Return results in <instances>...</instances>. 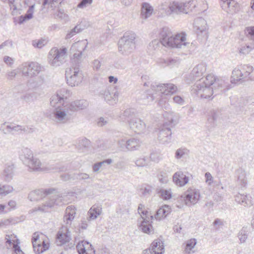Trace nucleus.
Masks as SVG:
<instances>
[{
	"label": "nucleus",
	"instance_id": "1",
	"mask_svg": "<svg viewBox=\"0 0 254 254\" xmlns=\"http://www.w3.org/2000/svg\"><path fill=\"white\" fill-rule=\"evenodd\" d=\"M70 96V92L65 88L58 90L56 94L50 98L51 105L55 108L53 112L54 121L58 124H64L69 121L72 114L65 101Z\"/></svg>",
	"mask_w": 254,
	"mask_h": 254
},
{
	"label": "nucleus",
	"instance_id": "2",
	"mask_svg": "<svg viewBox=\"0 0 254 254\" xmlns=\"http://www.w3.org/2000/svg\"><path fill=\"white\" fill-rule=\"evenodd\" d=\"M56 190L54 189L43 190H37L31 191L28 195V199L31 201H38L42 199L46 195L52 194L49 197V200L46 201L40 206L35 207L33 210L35 211H41L47 212L48 209L53 207L55 205H60L62 202L61 197L58 194L54 193Z\"/></svg>",
	"mask_w": 254,
	"mask_h": 254
},
{
	"label": "nucleus",
	"instance_id": "3",
	"mask_svg": "<svg viewBox=\"0 0 254 254\" xmlns=\"http://www.w3.org/2000/svg\"><path fill=\"white\" fill-rule=\"evenodd\" d=\"M186 34L182 32L173 34L171 29L167 27L160 29L159 38L162 45L168 48H182L189 43L186 42Z\"/></svg>",
	"mask_w": 254,
	"mask_h": 254
},
{
	"label": "nucleus",
	"instance_id": "4",
	"mask_svg": "<svg viewBox=\"0 0 254 254\" xmlns=\"http://www.w3.org/2000/svg\"><path fill=\"white\" fill-rule=\"evenodd\" d=\"M165 122L163 123L158 134V139L162 144H168L171 140V129L176 123L174 120V113L165 112L163 114Z\"/></svg>",
	"mask_w": 254,
	"mask_h": 254
},
{
	"label": "nucleus",
	"instance_id": "5",
	"mask_svg": "<svg viewBox=\"0 0 254 254\" xmlns=\"http://www.w3.org/2000/svg\"><path fill=\"white\" fill-rule=\"evenodd\" d=\"M135 34L132 32H126L118 42L119 51L122 54L128 55L135 49Z\"/></svg>",
	"mask_w": 254,
	"mask_h": 254
},
{
	"label": "nucleus",
	"instance_id": "6",
	"mask_svg": "<svg viewBox=\"0 0 254 254\" xmlns=\"http://www.w3.org/2000/svg\"><path fill=\"white\" fill-rule=\"evenodd\" d=\"M218 88L205 86L202 83L201 80H199L192 86L191 93L201 98H210L214 93L217 92Z\"/></svg>",
	"mask_w": 254,
	"mask_h": 254
},
{
	"label": "nucleus",
	"instance_id": "7",
	"mask_svg": "<svg viewBox=\"0 0 254 254\" xmlns=\"http://www.w3.org/2000/svg\"><path fill=\"white\" fill-rule=\"evenodd\" d=\"M32 243L33 250L37 254L43 253L50 248L48 239L44 235H40L37 232L33 234Z\"/></svg>",
	"mask_w": 254,
	"mask_h": 254
},
{
	"label": "nucleus",
	"instance_id": "8",
	"mask_svg": "<svg viewBox=\"0 0 254 254\" xmlns=\"http://www.w3.org/2000/svg\"><path fill=\"white\" fill-rule=\"evenodd\" d=\"M78 66L72 67L65 71L66 82L71 87L78 86L82 81L83 74Z\"/></svg>",
	"mask_w": 254,
	"mask_h": 254
},
{
	"label": "nucleus",
	"instance_id": "9",
	"mask_svg": "<svg viewBox=\"0 0 254 254\" xmlns=\"http://www.w3.org/2000/svg\"><path fill=\"white\" fill-rule=\"evenodd\" d=\"M252 66L247 64L240 65L232 71V78L234 81H238L243 79L252 80L251 73L253 71Z\"/></svg>",
	"mask_w": 254,
	"mask_h": 254
},
{
	"label": "nucleus",
	"instance_id": "10",
	"mask_svg": "<svg viewBox=\"0 0 254 254\" xmlns=\"http://www.w3.org/2000/svg\"><path fill=\"white\" fill-rule=\"evenodd\" d=\"M67 49L65 48L58 49L53 48L50 51L48 59L50 64L54 66L60 65L66 56Z\"/></svg>",
	"mask_w": 254,
	"mask_h": 254
},
{
	"label": "nucleus",
	"instance_id": "11",
	"mask_svg": "<svg viewBox=\"0 0 254 254\" xmlns=\"http://www.w3.org/2000/svg\"><path fill=\"white\" fill-rule=\"evenodd\" d=\"M151 88L156 93L166 95L175 94L178 90L177 86L172 83H155L151 85Z\"/></svg>",
	"mask_w": 254,
	"mask_h": 254
},
{
	"label": "nucleus",
	"instance_id": "12",
	"mask_svg": "<svg viewBox=\"0 0 254 254\" xmlns=\"http://www.w3.org/2000/svg\"><path fill=\"white\" fill-rule=\"evenodd\" d=\"M0 129L5 134H15L20 133L22 131L27 132L28 127L20 125H15L13 123L7 124L6 123H4L1 125Z\"/></svg>",
	"mask_w": 254,
	"mask_h": 254
},
{
	"label": "nucleus",
	"instance_id": "13",
	"mask_svg": "<svg viewBox=\"0 0 254 254\" xmlns=\"http://www.w3.org/2000/svg\"><path fill=\"white\" fill-rule=\"evenodd\" d=\"M200 192L198 190L190 188L185 194L186 204L187 205L195 204L200 198Z\"/></svg>",
	"mask_w": 254,
	"mask_h": 254
},
{
	"label": "nucleus",
	"instance_id": "14",
	"mask_svg": "<svg viewBox=\"0 0 254 254\" xmlns=\"http://www.w3.org/2000/svg\"><path fill=\"white\" fill-rule=\"evenodd\" d=\"M200 80L204 85L209 87L212 86V87L217 88L218 89L222 88L224 83L223 80L216 78L212 74H208L205 79H201Z\"/></svg>",
	"mask_w": 254,
	"mask_h": 254
},
{
	"label": "nucleus",
	"instance_id": "15",
	"mask_svg": "<svg viewBox=\"0 0 254 254\" xmlns=\"http://www.w3.org/2000/svg\"><path fill=\"white\" fill-rule=\"evenodd\" d=\"M78 254H95V250L92 245L86 241H81L76 245Z\"/></svg>",
	"mask_w": 254,
	"mask_h": 254
},
{
	"label": "nucleus",
	"instance_id": "16",
	"mask_svg": "<svg viewBox=\"0 0 254 254\" xmlns=\"http://www.w3.org/2000/svg\"><path fill=\"white\" fill-rule=\"evenodd\" d=\"M222 9L227 13L233 14L239 10V4L234 0H221Z\"/></svg>",
	"mask_w": 254,
	"mask_h": 254
},
{
	"label": "nucleus",
	"instance_id": "17",
	"mask_svg": "<svg viewBox=\"0 0 254 254\" xmlns=\"http://www.w3.org/2000/svg\"><path fill=\"white\" fill-rule=\"evenodd\" d=\"M130 128L137 133H144L146 130V125L141 120L138 118H133L129 121Z\"/></svg>",
	"mask_w": 254,
	"mask_h": 254
},
{
	"label": "nucleus",
	"instance_id": "18",
	"mask_svg": "<svg viewBox=\"0 0 254 254\" xmlns=\"http://www.w3.org/2000/svg\"><path fill=\"white\" fill-rule=\"evenodd\" d=\"M67 105L73 114L75 112L86 108L88 106L89 103L87 100H78L71 102Z\"/></svg>",
	"mask_w": 254,
	"mask_h": 254
},
{
	"label": "nucleus",
	"instance_id": "19",
	"mask_svg": "<svg viewBox=\"0 0 254 254\" xmlns=\"http://www.w3.org/2000/svg\"><path fill=\"white\" fill-rule=\"evenodd\" d=\"M86 41H83L75 43L72 45L71 50L72 51L75 50L77 48H81V49L78 51V53L73 54V62L79 64V61H80V58L82 56V52L86 47Z\"/></svg>",
	"mask_w": 254,
	"mask_h": 254
},
{
	"label": "nucleus",
	"instance_id": "20",
	"mask_svg": "<svg viewBox=\"0 0 254 254\" xmlns=\"http://www.w3.org/2000/svg\"><path fill=\"white\" fill-rule=\"evenodd\" d=\"M173 180L177 186L183 187L189 182V179L182 171H179L174 174Z\"/></svg>",
	"mask_w": 254,
	"mask_h": 254
},
{
	"label": "nucleus",
	"instance_id": "21",
	"mask_svg": "<svg viewBox=\"0 0 254 254\" xmlns=\"http://www.w3.org/2000/svg\"><path fill=\"white\" fill-rule=\"evenodd\" d=\"M206 70V64L204 63H200L196 65L192 70L190 76L193 80L196 79L202 76Z\"/></svg>",
	"mask_w": 254,
	"mask_h": 254
},
{
	"label": "nucleus",
	"instance_id": "22",
	"mask_svg": "<svg viewBox=\"0 0 254 254\" xmlns=\"http://www.w3.org/2000/svg\"><path fill=\"white\" fill-rule=\"evenodd\" d=\"M76 214V208L73 205H70L66 207L65 214L64 217V222L66 224H71V221L74 219Z\"/></svg>",
	"mask_w": 254,
	"mask_h": 254
},
{
	"label": "nucleus",
	"instance_id": "23",
	"mask_svg": "<svg viewBox=\"0 0 254 254\" xmlns=\"http://www.w3.org/2000/svg\"><path fill=\"white\" fill-rule=\"evenodd\" d=\"M33 157V153L31 150L26 147L21 149L19 154V158L24 164L29 162Z\"/></svg>",
	"mask_w": 254,
	"mask_h": 254
},
{
	"label": "nucleus",
	"instance_id": "24",
	"mask_svg": "<svg viewBox=\"0 0 254 254\" xmlns=\"http://www.w3.org/2000/svg\"><path fill=\"white\" fill-rule=\"evenodd\" d=\"M25 165L29 169L33 171H42L43 167L41 161L38 158L34 157Z\"/></svg>",
	"mask_w": 254,
	"mask_h": 254
},
{
	"label": "nucleus",
	"instance_id": "25",
	"mask_svg": "<svg viewBox=\"0 0 254 254\" xmlns=\"http://www.w3.org/2000/svg\"><path fill=\"white\" fill-rule=\"evenodd\" d=\"M235 175L238 182L241 186L245 187L247 184V174L245 170L242 168H240L236 171Z\"/></svg>",
	"mask_w": 254,
	"mask_h": 254
},
{
	"label": "nucleus",
	"instance_id": "26",
	"mask_svg": "<svg viewBox=\"0 0 254 254\" xmlns=\"http://www.w3.org/2000/svg\"><path fill=\"white\" fill-rule=\"evenodd\" d=\"M150 248L153 254H163L164 252L163 244L160 240H154Z\"/></svg>",
	"mask_w": 254,
	"mask_h": 254
},
{
	"label": "nucleus",
	"instance_id": "27",
	"mask_svg": "<svg viewBox=\"0 0 254 254\" xmlns=\"http://www.w3.org/2000/svg\"><path fill=\"white\" fill-rule=\"evenodd\" d=\"M8 1L12 15L20 13V11L22 10L21 0H8Z\"/></svg>",
	"mask_w": 254,
	"mask_h": 254
},
{
	"label": "nucleus",
	"instance_id": "28",
	"mask_svg": "<svg viewBox=\"0 0 254 254\" xmlns=\"http://www.w3.org/2000/svg\"><path fill=\"white\" fill-rule=\"evenodd\" d=\"M251 198V197L248 195L240 193L237 194L235 197V201L244 206H250L252 205Z\"/></svg>",
	"mask_w": 254,
	"mask_h": 254
},
{
	"label": "nucleus",
	"instance_id": "29",
	"mask_svg": "<svg viewBox=\"0 0 254 254\" xmlns=\"http://www.w3.org/2000/svg\"><path fill=\"white\" fill-rule=\"evenodd\" d=\"M142 221L139 225V229L142 232L148 234L153 233V229L152 226L149 223V220H147L143 217H141Z\"/></svg>",
	"mask_w": 254,
	"mask_h": 254
},
{
	"label": "nucleus",
	"instance_id": "30",
	"mask_svg": "<svg viewBox=\"0 0 254 254\" xmlns=\"http://www.w3.org/2000/svg\"><path fill=\"white\" fill-rule=\"evenodd\" d=\"M171 212V208L168 205H165L156 211L154 217L156 220H161L165 218Z\"/></svg>",
	"mask_w": 254,
	"mask_h": 254
},
{
	"label": "nucleus",
	"instance_id": "31",
	"mask_svg": "<svg viewBox=\"0 0 254 254\" xmlns=\"http://www.w3.org/2000/svg\"><path fill=\"white\" fill-rule=\"evenodd\" d=\"M71 238L68 232L63 233L59 231L57 234V243L58 245L62 246L70 240Z\"/></svg>",
	"mask_w": 254,
	"mask_h": 254
},
{
	"label": "nucleus",
	"instance_id": "32",
	"mask_svg": "<svg viewBox=\"0 0 254 254\" xmlns=\"http://www.w3.org/2000/svg\"><path fill=\"white\" fill-rule=\"evenodd\" d=\"M105 100L110 104L116 103L118 101V93L117 92L111 93L108 90H105L103 93Z\"/></svg>",
	"mask_w": 254,
	"mask_h": 254
},
{
	"label": "nucleus",
	"instance_id": "33",
	"mask_svg": "<svg viewBox=\"0 0 254 254\" xmlns=\"http://www.w3.org/2000/svg\"><path fill=\"white\" fill-rule=\"evenodd\" d=\"M153 11V9L151 6L148 3H143L142 4L141 15L143 19H147L150 17Z\"/></svg>",
	"mask_w": 254,
	"mask_h": 254
},
{
	"label": "nucleus",
	"instance_id": "34",
	"mask_svg": "<svg viewBox=\"0 0 254 254\" xmlns=\"http://www.w3.org/2000/svg\"><path fill=\"white\" fill-rule=\"evenodd\" d=\"M14 165L12 164H6L3 172V176L6 181H10L13 175Z\"/></svg>",
	"mask_w": 254,
	"mask_h": 254
},
{
	"label": "nucleus",
	"instance_id": "35",
	"mask_svg": "<svg viewBox=\"0 0 254 254\" xmlns=\"http://www.w3.org/2000/svg\"><path fill=\"white\" fill-rule=\"evenodd\" d=\"M153 100L154 97L153 95L149 93L148 91H144L138 96V100L142 104H147Z\"/></svg>",
	"mask_w": 254,
	"mask_h": 254
},
{
	"label": "nucleus",
	"instance_id": "36",
	"mask_svg": "<svg viewBox=\"0 0 254 254\" xmlns=\"http://www.w3.org/2000/svg\"><path fill=\"white\" fill-rule=\"evenodd\" d=\"M136 111L134 109H126L123 113L121 117L122 120L124 121H127L128 123L130 120L135 118Z\"/></svg>",
	"mask_w": 254,
	"mask_h": 254
},
{
	"label": "nucleus",
	"instance_id": "37",
	"mask_svg": "<svg viewBox=\"0 0 254 254\" xmlns=\"http://www.w3.org/2000/svg\"><path fill=\"white\" fill-rule=\"evenodd\" d=\"M127 150L133 151L137 150L140 146V141L138 139L134 138H130L127 140Z\"/></svg>",
	"mask_w": 254,
	"mask_h": 254
},
{
	"label": "nucleus",
	"instance_id": "38",
	"mask_svg": "<svg viewBox=\"0 0 254 254\" xmlns=\"http://www.w3.org/2000/svg\"><path fill=\"white\" fill-rule=\"evenodd\" d=\"M101 212V208L93 206L88 212L87 219L90 221L95 219L100 214Z\"/></svg>",
	"mask_w": 254,
	"mask_h": 254
},
{
	"label": "nucleus",
	"instance_id": "39",
	"mask_svg": "<svg viewBox=\"0 0 254 254\" xmlns=\"http://www.w3.org/2000/svg\"><path fill=\"white\" fill-rule=\"evenodd\" d=\"M196 244V240L195 239H191L188 240L185 248V253L186 254H192L194 253L193 249Z\"/></svg>",
	"mask_w": 254,
	"mask_h": 254
},
{
	"label": "nucleus",
	"instance_id": "40",
	"mask_svg": "<svg viewBox=\"0 0 254 254\" xmlns=\"http://www.w3.org/2000/svg\"><path fill=\"white\" fill-rule=\"evenodd\" d=\"M29 67L31 68L30 72L32 73L29 76L30 77L38 75L42 69V67L40 65L36 62H30Z\"/></svg>",
	"mask_w": 254,
	"mask_h": 254
},
{
	"label": "nucleus",
	"instance_id": "41",
	"mask_svg": "<svg viewBox=\"0 0 254 254\" xmlns=\"http://www.w3.org/2000/svg\"><path fill=\"white\" fill-rule=\"evenodd\" d=\"M34 5L30 6L27 13L24 15H21L19 18V23L22 24L26 20L31 19L33 17Z\"/></svg>",
	"mask_w": 254,
	"mask_h": 254
},
{
	"label": "nucleus",
	"instance_id": "42",
	"mask_svg": "<svg viewBox=\"0 0 254 254\" xmlns=\"http://www.w3.org/2000/svg\"><path fill=\"white\" fill-rule=\"evenodd\" d=\"M66 170V168L64 167H59L56 164L49 165L47 166L43 167V171H51V172H63Z\"/></svg>",
	"mask_w": 254,
	"mask_h": 254
},
{
	"label": "nucleus",
	"instance_id": "43",
	"mask_svg": "<svg viewBox=\"0 0 254 254\" xmlns=\"http://www.w3.org/2000/svg\"><path fill=\"white\" fill-rule=\"evenodd\" d=\"M30 62H25L19 66V69L24 76L29 77L32 73L30 72L31 68L29 67Z\"/></svg>",
	"mask_w": 254,
	"mask_h": 254
},
{
	"label": "nucleus",
	"instance_id": "44",
	"mask_svg": "<svg viewBox=\"0 0 254 254\" xmlns=\"http://www.w3.org/2000/svg\"><path fill=\"white\" fill-rule=\"evenodd\" d=\"M169 9L171 12L178 13L179 12H183L184 8L182 3L174 2L169 6Z\"/></svg>",
	"mask_w": 254,
	"mask_h": 254
},
{
	"label": "nucleus",
	"instance_id": "45",
	"mask_svg": "<svg viewBox=\"0 0 254 254\" xmlns=\"http://www.w3.org/2000/svg\"><path fill=\"white\" fill-rule=\"evenodd\" d=\"M181 61L178 57H170L164 60V63L170 67L178 66L180 64Z\"/></svg>",
	"mask_w": 254,
	"mask_h": 254
},
{
	"label": "nucleus",
	"instance_id": "46",
	"mask_svg": "<svg viewBox=\"0 0 254 254\" xmlns=\"http://www.w3.org/2000/svg\"><path fill=\"white\" fill-rule=\"evenodd\" d=\"M157 193L164 200H168L172 197V192L170 189L165 190L161 189L158 190Z\"/></svg>",
	"mask_w": 254,
	"mask_h": 254
},
{
	"label": "nucleus",
	"instance_id": "47",
	"mask_svg": "<svg viewBox=\"0 0 254 254\" xmlns=\"http://www.w3.org/2000/svg\"><path fill=\"white\" fill-rule=\"evenodd\" d=\"M84 29V27L82 26L81 23L77 25L66 34V39L70 38L76 33L82 31Z\"/></svg>",
	"mask_w": 254,
	"mask_h": 254
},
{
	"label": "nucleus",
	"instance_id": "48",
	"mask_svg": "<svg viewBox=\"0 0 254 254\" xmlns=\"http://www.w3.org/2000/svg\"><path fill=\"white\" fill-rule=\"evenodd\" d=\"M149 159L145 157H142L137 158L135 163L137 167H146L149 165Z\"/></svg>",
	"mask_w": 254,
	"mask_h": 254
},
{
	"label": "nucleus",
	"instance_id": "49",
	"mask_svg": "<svg viewBox=\"0 0 254 254\" xmlns=\"http://www.w3.org/2000/svg\"><path fill=\"white\" fill-rule=\"evenodd\" d=\"M161 43L160 39H155L150 42L148 46V48L150 50H156L159 49L160 47Z\"/></svg>",
	"mask_w": 254,
	"mask_h": 254
},
{
	"label": "nucleus",
	"instance_id": "50",
	"mask_svg": "<svg viewBox=\"0 0 254 254\" xmlns=\"http://www.w3.org/2000/svg\"><path fill=\"white\" fill-rule=\"evenodd\" d=\"M89 178V175L86 173H73L72 180H84Z\"/></svg>",
	"mask_w": 254,
	"mask_h": 254
},
{
	"label": "nucleus",
	"instance_id": "51",
	"mask_svg": "<svg viewBox=\"0 0 254 254\" xmlns=\"http://www.w3.org/2000/svg\"><path fill=\"white\" fill-rule=\"evenodd\" d=\"M194 23L195 25L198 24L199 23H201L202 24L200 26H197L196 25L197 27V30L200 32L203 31L206 28L205 26L206 25V21L204 19L201 17H199L195 19Z\"/></svg>",
	"mask_w": 254,
	"mask_h": 254
},
{
	"label": "nucleus",
	"instance_id": "52",
	"mask_svg": "<svg viewBox=\"0 0 254 254\" xmlns=\"http://www.w3.org/2000/svg\"><path fill=\"white\" fill-rule=\"evenodd\" d=\"M238 238L241 243L246 242L248 238V231L246 228H243L238 234Z\"/></svg>",
	"mask_w": 254,
	"mask_h": 254
},
{
	"label": "nucleus",
	"instance_id": "53",
	"mask_svg": "<svg viewBox=\"0 0 254 254\" xmlns=\"http://www.w3.org/2000/svg\"><path fill=\"white\" fill-rule=\"evenodd\" d=\"M254 48L253 45L242 46L239 49V53L244 55L248 54Z\"/></svg>",
	"mask_w": 254,
	"mask_h": 254
},
{
	"label": "nucleus",
	"instance_id": "54",
	"mask_svg": "<svg viewBox=\"0 0 254 254\" xmlns=\"http://www.w3.org/2000/svg\"><path fill=\"white\" fill-rule=\"evenodd\" d=\"M188 150L185 148H181L178 149L175 153V157L177 159H180L185 154L188 153Z\"/></svg>",
	"mask_w": 254,
	"mask_h": 254
},
{
	"label": "nucleus",
	"instance_id": "55",
	"mask_svg": "<svg viewBox=\"0 0 254 254\" xmlns=\"http://www.w3.org/2000/svg\"><path fill=\"white\" fill-rule=\"evenodd\" d=\"M245 31L247 37L254 41V26L246 27Z\"/></svg>",
	"mask_w": 254,
	"mask_h": 254
},
{
	"label": "nucleus",
	"instance_id": "56",
	"mask_svg": "<svg viewBox=\"0 0 254 254\" xmlns=\"http://www.w3.org/2000/svg\"><path fill=\"white\" fill-rule=\"evenodd\" d=\"M47 44V41L45 39H41L38 41L34 40L32 41V45L34 47L42 48Z\"/></svg>",
	"mask_w": 254,
	"mask_h": 254
},
{
	"label": "nucleus",
	"instance_id": "57",
	"mask_svg": "<svg viewBox=\"0 0 254 254\" xmlns=\"http://www.w3.org/2000/svg\"><path fill=\"white\" fill-rule=\"evenodd\" d=\"M90 144V141L89 140L86 138H83L79 141L78 146L80 149L87 148L89 147Z\"/></svg>",
	"mask_w": 254,
	"mask_h": 254
},
{
	"label": "nucleus",
	"instance_id": "58",
	"mask_svg": "<svg viewBox=\"0 0 254 254\" xmlns=\"http://www.w3.org/2000/svg\"><path fill=\"white\" fill-rule=\"evenodd\" d=\"M55 17L59 18L62 19L66 20L67 17V15L64 12L63 9H58L57 12L54 14Z\"/></svg>",
	"mask_w": 254,
	"mask_h": 254
},
{
	"label": "nucleus",
	"instance_id": "59",
	"mask_svg": "<svg viewBox=\"0 0 254 254\" xmlns=\"http://www.w3.org/2000/svg\"><path fill=\"white\" fill-rule=\"evenodd\" d=\"M92 0H82L77 5V7L83 8L92 3Z\"/></svg>",
	"mask_w": 254,
	"mask_h": 254
},
{
	"label": "nucleus",
	"instance_id": "60",
	"mask_svg": "<svg viewBox=\"0 0 254 254\" xmlns=\"http://www.w3.org/2000/svg\"><path fill=\"white\" fill-rule=\"evenodd\" d=\"M12 221V219H5L0 221V229L2 228H5L11 223Z\"/></svg>",
	"mask_w": 254,
	"mask_h": 254
},
{
	"label": "nucleus",
	"instance_id": "61",
	"mask_svg": "<svg viewBox=\"0 0 254 254\" xmlns=\"http://www.w3.org/2000/svg\"><path fill=\"white\" fill-rule=\"evenodd\" d=\"M12 237V235H6L5 236V244L7 246V248L8 249L10 248L12 245L13 246L14 244L12 243L13 240H11Z\"/></svg>",
	"mask_w": 254,
	"mask_h": 254
},
{
	"label": "nucleus",
	"instance_id": "62",
	"mask_svg": "<svg viewBox=\"0 0 254 254\" xmlns=\"http://www.w3.org/2000/svg\"><path fill=\"white\" fill-rule=\"evenodd\" d=\"M195 0H191L189 1L188 3H183L184 10L185 8L189 9L192 6V8H194L195 7Z\"/></svg>",
	"mask_w": 254,
	"mask_h": 254
},
{
	"label": "nucleus",
	"instance_id": "63",
	"mask_svg": "<svg viewBox=\"0 0 254 254\" xmlns=\"http://www.w3.org/2000/svg\"><path fill=\"white\" fill-rule=\"evenodd\" d=\"M159 160V155L157 152L151 153L150 155V159L154 162H158Z\"/></svg>",
	"mask_w": 254,
	"mask_h": 254
},
{
	"label": "nucleus",
	"instance_id": "64",
	"mask_svg": "<svg viewBox=\"0 0 254 254\" xmlns=\"http://www.w3.org/2000/svg\"><path fill=\"white\" fill-rule=\"evenodd\" d=\"M18 244L19 243L16 244H13V249L15 254H25L21 250Z\"/></svg>",
	"mask_w": 254,
	"mask_h": 254
}]
</instances>
